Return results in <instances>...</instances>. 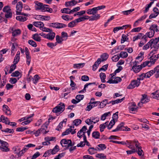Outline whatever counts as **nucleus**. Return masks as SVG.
<instances>
[{"instance_id":"obj_1","label":"nucleus","mask_w":159,"mask_h":159,"mask_svg":"<svg viewBox=\"0 0 159 159\" xmlns=\"http://www.w3.org/2000/svg\"><path fill=\"white\" fill-rule=\"evenodd\" d=\"M48 125L49 122L46 121L42 126L41 128L39 129L36 131L34 130L33 131H30V132L29 131L28 133L34 134L36 136H39L41 133L45 134L48 132V131H46V129Z\"/></svg>"},{"instance_id":"obj_2","label":"nucleus","mask_w":159,"mask_h":159,"mask_svg":"<svg viewBox=\"0 0 159 159\" xmlns=\"http://www.w3.org/2000/svg\"><path fill=\"white\" fill-rule=\"evenodd\" d=\"M60 143L62 147H65V149H68L70 147L74 146L75 143L72 142L70 139H63L60 142Z\"/></svg>"},{"instance_id":"obj_3","label":"nucleus","mask_w":159,"mask_h":159,"mask_svg":"<svg viewBox=\"0 0 159 159\" xmlns=\"http://www.w3.org/2000/svg\"><path fill=\"white\" fill-rule=\"evenodd\" d=\"M65 108V105L64 103L61 102L53 109L52 111L59 115L64 111Z\"/></svg>"},{"instance_id":"obj_4","label":"nucleus","mask_w":159,"mask_h":159,"mask_svg":"<svg viewBox=\"0 0 159 159\" xmlns=\"http://www.w3.org/2000/svg\"><path fill=\"white\" fill-rule=\"evenodd\" d=\"M159 41V37L156 38L154 39H151L149 41L151 46V48H154V50H152L154 52L157 51L159 48V44L158 43Z\"/></svg>"},{"instance_id":"obj_5","label":"nucleus","mask_w":159,"mask_h":159,"mask_svg":"<svg viewBox=\"0 0 159 159\" xmlns=\"http://www.w3.org/2000/svg\"><path fill=\"white\" fill-rule=\"evenodd\" d=\"M156 52L157 51L154 52L153 51H152L149 53V55L150 56V61L152 64H154L159 58V54L155 55Z\"/></svg>"},{"instance_id":"obj_6","label":"nucleus","mask_w":159,"mask_h":159,"mask_svg":"<svg viewBox=\"0 0 159 159\" xmlns=\"http://www.w3.org/2000/svg\"><path fill=\"white\" fill-rule=\"evenodd\" d=\"M48 26L56 29H61L67 27V25L62 23L58 22L50 23L48 24Z\"/></svg>"},{"instance_id":"obj_7","label":"nucleus","mask_w":159,"mask_h":159,"mask_svg":"<svg viewBox=\"0 0 159 159\" xmlns=\"http://www.w3.org/2000/svg\"><path fill=\"white\" fill-rule=\"evenodd\" d=\"M124 123L123 122H121L117 127L116 129L112 130V132H115L120 131H129L130 130L129 128L127 127L124 126Z\"/></svg>"},{"instance_id":"obj_8","label":"nucleus","mask_w":159,"mask_h":159,"mask_svg":"<svg viewBox=\"0 0 159 159\" xmlns=\"http://www.w3.org/2000/svg\"><path fill=\"white\" fill-rule=\"evenodd\" d=\"M140 84V82L137 79L132 81L130 84L127 87V88L129 89H133L135 87H138Z\"/></svg>"},{"instance_id":"obj_9","label":"nucleus","mask_w":159,"mask_h":159,"mask_svg":"<svg viewBox=\"0 0 159 159\" xmlns=\"http://www.w3.org/2000/svg\"><path fill=\"white\" fill-rule=\"evenodd\" d=\"M36 5L35 8L36 10H40L43 12V9H44L45 7L48 6V5L43 4V3L39 2L38 1L35 2Z\"/></svg>"},{"instance_id":"obj_10","label":"nucleus","mask_w":159,"mask_h":159,"mask_svg":"<svg viewBox=\"0 0 159 159\" xmlns=\"http://www.w3.org/2000/svg\"><path fill=\"white\" fill-rule=\"evenodd\" d=\"M23 7V4L21 2H19L16 5V15H19L21 14V11Z\"/></svg>"},{"instance_id":"obj_11","label":"nucleus","mask_w":159,"mask_h":159,"mask_svg":"<svg viewBox=\"0 0 159 159\" xmlns=\"http://www.w3.org/2000/svg\"><path fill=\"white\" fill-rule=\"evenodd\" d=\"M25 54L26 58V64L29 66L31 61V57L30 55V52L28 49L27 48H25Z\"/></svg>"},{"instance_id":"obj_12","label":"nucleus","mask_w":159,"mask_h":159,"mask_svg":"<svg viewBox=\"0 0 159 159\" xmlns=\"http://www.w3.org/2000/svg\"><path fill=\"white\" fill-rule=\"evenodd\" d=\"M2 110L3 112L7 115H11V111L8 107L4 104L2 106Z\"/></svg>"},{"instance_id":"obj_13","label":"nucleus","mask_w":159,"mask_h":159,"mask_svg":"<svg viewBox=\"0 0 159 159\" xmlns=\"http://www.w3.org/2000/svg\"><path fill=\"white\" fill-rule=\"evenodd\" d=\"M49 33L47 34V37L46 39L52 41L54 38L55 36V34L54 32H53L52 31L50 32H49Z\"/></svg>"},{"instance_id":"obj_14","label":"nucleus","mask_w":159,"mask_h":159,"mask_svg":"<svg viewBox=\"0 0 159 159\" xmlns=\"http://www.w3.org/2000/svg\"><path fill=\"white\" fill-rule=\"evenodd\" d=\"M142 68L141 65L138 66H133L132 67V69L135 73H137L140 71Z\"/></svg>"},{"instance_id":"obj_15","label":"nucleus","mask_w":159,"mask_h":159,"mask_svg":"<svg viewBox=\"0 0 159 159\" xmlns=\"http://www.w3.org/2000/svg\"><path fill=\"white\" fill-rule=\"evenodd\" d=\"M150 96L153 98L159 100V91L157 90L155 92L152 93Z\"/></svg>"},{"instance_id":"obj_16","label":"nucleus","mask_w":159,"mask_h":159,"mask_svg":"<svg viewBox=\"0 0 159 159\" xmlns=\"http://www.w3.org/2000/svg\"><path fill=\"white\" fill-rule=\"evenodd\" d=\"M152 71H153L154 74H155V76L156 78L159 77V65L155 67Z\"/></svg>"},{"instance_id":"obj_17","label":"nucleus","mask_w":159,"mask_h":159,"mask_svg":"<svg viewBox=\"0 0 159 159\" xmlns=\"http://www.w3.org/2000/svg\"><path fill=\"white\" fill-rule=\"evenodd\" d=\"M90 16V20H97L99 19L100 16L98 14H91Z\"/></svg>"},{"instance_id":"obj_18","label":"nucleus","mask_w":159,"mask_h":159,"mask_svg":"<svg viewBox=\"0 0 159 159\" xmlns=\"http://www.w3.org/2000/svg\"><path fill=\"white\" fill-rule=\"evenodd\" d=\"M36 18H39L40 20H48L50 19V17L49 16H46L40 15H37Z\"/></svg>"},{"instance_id":"obj_19","label":"nucleus","mask_w":159,"mask_h":159,"mask_svg":"<svg viewBox=\"0 0 159 159\" xmlns=\"http://www.w3.org/2000/svg\"><path fill=\"white\" fill-rule=\"evenodd\" d=\"M11 76L12 77H18V80H19L21 77L22 75L20 72L16 70L12 73Z\"/></svg>"},{"instance_id":"obj_20","label":"nucleus","mask_w":159,"mask_h":159,"mask_svg":"<svg viewBox=\"0 0 159 159\" xmlns=\"http://www.w3.org/2000/svg\"><path fill=\"white\" fill-rule=\"evenodd\" d=\"M126 142L129 143V144H131L132 145L134 144L136 148H138V147L139 146V145L140 144L138 141L136 139L130 141L129 142L126 141Z\"/></svg>"},{"instance_id":"obj_21","label":"nucleus","mask_w":159,"mask_h":159,"mask_svg":"<svg viewBox=\"0 0 159 159\" xmlns=\"http://www.w3.org/2000/svg\"><path fill=\"white\" fill-rule=\"evenodd\" d=\"M33 25L35 26L39 27L40 29V27L44 26V24L41 21H34L33 23Z\"/></svg>"},{"instance_id":"obj_22","label":"nucleus","mask_w":159,"mask_h":159,"mask_svg":"<svg viewBox=\"0 0 159 159\" xmlns=\"http://www.w3.org/2000/svg\"><path fill=\"white\" fill-rule=\"evenodd\" d=\"M149 30H154L156 32L159 31V30L158 28V26L156 24H152L150 27L149 28Z\"/></svg>"},{"instance_id":"obj_23","label":"nucleus","mask_w":159,"mask_h":159,"mask_svg":"<svg viewBox=\"0 0 159 159\" xmlns=\"http://www.w3.org/2000/svg\"><path fill=\"white\" fill-rule=\"evenodd\" d=\"M99 101L91 102L90 101V110L93 107L97 106L99 103Z\"/></svg>"},{"instance_id":"obj_24","label":"nucleus","mask_w":159,"mask_h":159,"mask_svg":"<svg viewBox=\"0 0 159 159\" xmlns=\"http://www.w3.org/2000/svg\"><path fill=\"white\" fill-rule=\"evenodd\" d=\"M137 149L136 150V152H137V153L139 156H143L144 154H143V150L142 149V147L141 146H138V148H136Z\"/></svg>"},{"instance_id":"obj_25","label":"nucleus","mask_w":159,"mask_h":159,"mask_svg":"<svg viewBox=\"0 0 159 159\" xmlns=\"http://www.w3.org/2000/svg\"><path fill=\"white\" fill-rule=\"evenodd\" d=\"M143 35V34L142 33H139L138 34V35H135L133 37V42L135 41L136 40H138V39H141L142 36Z\"/></svg>"},{"instance_id":"obj_26","label":"nucleus","mask_w":159,"mask_h":159,"mask_svg":"<svg viewBox=\"0 0 159 159\" xmlns=\"http://www.w3.org/2000/svg\"><path fill=\"white\" fill-rule=\"evenodd\" d=\"M61 12L63 13L70 14L72 13V11L68 8H64L61 10Z\"/></svg>"},{"instance_id":"obj_27","label":"nucleus","mask_w":159,"mask_h":159,"mask_svg":"<svg viewBox=\"0 0 159 159\" xmlns=\"http://www.w3.org/2000/svg\"><path fill=\"white\" fill-rule=\"evenodd\" d=\"M100 77L102 83L106 82L105 80L106 78V75L104 73L101 72L100 74Z\"/></svg>"},{"instance_id":"obj_28","label":"nucleus","mask_w":159,"mask_h":159,"mask_svg":"<svg viewBox=\"0 0 159 159\" xmlns=\"http://www.w3.org/2000/svg\"><path fill=\"white\" fill-rule=\"evenodd\" d=\"M21 33V31L20 29H17L13 30L12 32V35L14 37H15L20 34Z\"/></svg>"},{"instance_id":"obj_29","label":"nucleus","mask_w":159,"mask_h":159,"mask_svg":"<svg viewBox=\"0 0 159 159\" xmlns=\"http://www.w3.org/2000/svg\"><path fill=\"white\" fill-rule=\"evenodd\" d=\"M92 136L95 139H99L100 136V133L98 131H94L92 133Z\"/></svg>"},{"instance_id":"obj_30","label":"nucleus","mask_w":159,"mask_h":159,"mask_svg":"<svg viewBox=\"0 0 159 159\" xmlns=\"http://www.w3.org/2000/svg\"><path fill=\"white\" fill-rule=\"evenodd\" d=\"M108 100L107 99H105L103 100L101 102H100V108H103L107 104V101Z\"/></svg>"},{"instance_id":"obj_31","label":"nucleus","mask_w":159,"mask_h":159,"mask_svg":"<svg viewBox=\"0 0 159 159\" xmlns=\"http://www.w3.org/2000/svg\"><path fill=\"white\" fill-rule=\"evenodd\" d=\"M40 78L39 75H35L33 78V83L34 84H36L38 82L39 80L40 79Z\"/></svg>"},{"instance_id":"obj_32","label":"nucleus","mask_w":159,"mask_h":159,"mask_svg":"<svg viewBox=\"0 0 159 159\" xmlns=\"http://www.w3.org/2000/svg\"><path fill=\"white\" fill-rule=\"evenodd\" d=\"M1 121L2 120V122L5 123L6 124H7L9 122L8 118L5 117L3 115H2L1 116Z\"/></svg>"},{"instance_id":"obj_33","label":"nucleus","mask_w":159,"mask_h":159,"mask_svg":"<svg viewBox=\"0 0 159 159\" xmlns=\"http://www.w3.org/2000/svg\"><path fill=\"white\" fill-rule=\"evenodd\" d=\"M155 32L154 30H150L149 32H147L146 34L147 36L150 38H152L154 35Z\"/></svg>"},{"instance_id":"obj_34","label":"nucleus","mask_w":159,"mask_h":159,"mask_svg":"<svg viewBox=\"0 0 159 159\" xmlns=\"http://www.w3.org/2000/svg\"><path fill=\"white\" fill-rule=\"evenodd\" d=\"M59 150V146L57 145H56L52 149H51L52 154L53 155L55 154L56 152L58 151Z\"/></svg>"},{"instance_id":"obj_35","label":"nucleus","mask_w":159,"mask_h":159,"mask_svg":"<svg viewBox=\"0 0 159 159\" xmlns=\"http://www.w3.org/2000/svg\"><path fill=\"white\" fill-rule=\"evenodd\" d=\"M108 55L107 53H104L101 56V58L102 59V61H106L108 58Z\"/></svg>"},{"instance_id":"obj_36","label":"nucleus","mask_w":159,"mask_h":159,"mask_svg":"<svg viewBox=\"0 0 159 159\" xmlns=\"http://www.w3.org/2000/svg\"><path fill=\"white\" fill-rule=\"evenodd\" d=\"M33 38L34 40L38 42H40L41 41L40 37L38 34H34L33 35Z\"/></svg>"},{"instance_id":"obj_37","label":"nucleus","mask_w":159,"mask_h":159,"mask_svg":"<svg viewBox=\"0 0 159 159\" xmlns=\"http://www.w3.org/2000/svg\"><path fill=\"white\" fill-rule=\"evenodd\" d=\"M84 63H78L74 65L73 67L75 68L80 69L83 67L84 66Z\"/></svg>"},{"instance_id":"obj_38","label":"nucleus","mask_w":159,"mask_h":159,"mask_svg":"<svg viewBox=\"0 0 159 159\" xmlns=\"http://www.w3.org/2000/svg\"><path fill=\"white\" fill-rule=\"evenodd\" d=\"M16 19L17 20L20 21H24L26 20V18L25 17L18 16H17Z\"/></svg>"},{"instance_id":"obj_39","label":"nucleus","mask_w":159,"mask_h":159,"mask_svg":"<svg viewBox=\"0 0 159 159\" xmlns=\"http://www.w3.org/2000/svg\"><path fill=\"white\" fill-rule=\"evenodd\" d=\"M61 18L62 19L66 21L71 20L73 19V17L70 18L69 16L64 15H63L61 16Z\"/></svg>"},{"instance_id":"obj_40","label":"nucleus","mask_w":159,"mask_h":159,"mask_svg":"<svg viewBox=\"0 0 159 159\" xmlns=\"http://www.w3.org/2000/svg\"><path fill=\"white\" fill-rule=\"evenodd\" d=\"M40 30H42L43 31L47 32L52 31V30L44 27V26H43L40 27Z\"/></svg>"},{"instance_id":"obj_41","label":"nucleus","mask_w":159,"mask_h":159,"mask_svg":"<svg viewBox=\"0 0 159 159\" xmlns=\"http://www.w3.org/2000/svg\"><path fill=\"white\" fill-rule=\"evenodd\" d=\"M128 39V38H127V36H126L124 34H122L121 39V43H123L125 41H127Z\"/></svg>"},{"instance_id":"obj_42","label":"nucleus","mask_w":159,"mask_h":159,"mask_svg":"<svg viewBox=\"0 0 159 159\" xmlns=\"http://www.w3.org/2000/svg\"><path fill=\"white\" fill-rule=\"evenodd\" d=\"M128 56V53L125 52H121L120 53V57H121L122 58H126Z\"/></svg>"},{"instance_id":"obj_43","label":"nucleus","mask_w":159,"mask_h":159,"mask_svg":"<svg viewBox=\"0 0 159 159\" xmlns=\"http://www.w3.org/2000/svg\"><path fill=\"white\" fill-rule=\"evenodd\" d=\"M125 99V98L124 97L121 99H116L115 100H113V102H112V103H113V105L117 104L121 102L122 101H123Z\"/></svg>"},{"instance_id":"obj_44","label":"nucleus","mask_w":159,"mask_h":159,"mask_svg":"<svg viewBox=\"0 0 159 159\" xmlns=\"http://www.w3.org/2000/svg\"><path fill=\"white\" fill-rule=\"evenodd\" d=\"M98 146L100 148V149L98 147L97 148V149L99 150H103L107 148L105 144H99L98 145Z\"/></svg>"},{"instance_id":"obj_45","label":"nucleus","mask_w":159,"mask_h":159,"mask_svg":"<svg viewBox=\"0 0 159 159\" xmlns=\"http://www.w3.org/2000/svg\"><path fill=\"white\" fill-rule=\"evenodd\" d=\"M81 120L80 119H75L73 121V124L74 125L77 126L81 123Z\"/></svg>"},{"instance_id":"obj_46","label":"nucleus","mask_w":159,"mask_h":159,"mask_svg":"<svg viewBox=\"0 0 159 159\" xmlns=\"http://www.w3.org/2000/svg\"><path fill=\"white\" fill-rule=\"evenodd\" d=\"M84 97V96L83 95L78 94L76 96L75 99L80 102L81 100H82Z\"/></svg>"},{"instance_id":"obj_47","label":"nucleus","mask_w":159,"mask_h":159,"mask_svg":"<svg viewBox=\"0 0 159 159\" xmlns=\"http://www.w3.org/2000/svg\"><path fill=\"white\" fill-rule=\"evenodd\" d=\"M115 121H114L113 120H111L109 125L107 126V128L108 129H111L115 125Z\"/></svg>"},{"instance_id":"obj_48","label":"nucleus","mask_w":159,"mask_h":159,"mask_svg":"<svg viewBox=\"0 0 159 159\" xmlns=\"http://www.w3.org/2000/svg\"><path fill=\"white\" fill-rule=\"evenodd\" d=\"M56 43H61L63 41V39L60 36L57 35L56 37Z\"/></svg>"},{"instance_id":"obj_49","label":"nucleus","mask_w":159,"mask_h":159,"mask_svg":"<svg viewBox=\"0 0 159 159\" xmlns=\"http://www.w3.org/2000/svg\"><path fill=\"white\" fill-rule=\"evenodd\" d=\"M96 157L100 159H106V157L104 154L99 153L97 154Z\"/></svg>"},{"instance_id":"obj_50","label":"nucleus","mask_w":159,"mask_h":159,"mask_svg":"<svg viewBox=\"0 0 159 159\" xmlns=\"http://www.w3.org/2000/svg\"><path fill=\"white\" fill-rule=\"evenodd\" d=\"M52 11V9L51 8H49L48 5L47 6L45 7L43 10V12L48 11L50 13H51Z\"/></svg>"},{"instance_id":"obj_51","label":"nucleus","mask_w":159,"mask_h":159,"mask_svg":"<svg viewBox=\"0 0 159 159\" xmlns=\"http://www.w3.org/2000/svg\"><path fill=\"white\" fill-rule=\"evenodd\" d=\"M125 47V45H120L115 47L114 49L115 51L118 50H121L123 49Z\"/></svg>"},{"instance_id":"obj_52","label":"nucleus","mask_w":159,"mask_h":159,"mask_svg":"<svg viewBox=\"0 0 159 159\" xmlns=\"http://www.w3.org/2000/svg\"><path fill=\"white\" fill-rule=\"evenodd\" d=\"M91 118H90V125L92 124V123H93L95 124L98 121L99 119L98 118L96 117V118H94L93 117L91 119Z\"/></svg>"},{"instance_id":"obj_53","label":"nucleus","mask_w":159,"mask_h":159,"mask_svg":"<svg viewBox=\"0 0 159 159\" xmlns=\"http://www.w3.org/2000/svg\"><path fill=\"white\" fill-rule=\"evenodd\" d=\"M1 131L2 132L9 133H13L14 132L13 129H9V128H7L5 129H2Z\"/></svg>"},{"instance_id":"obj_54","label":"nucleus","mask_w":159,"mask_h":159,"mask_svg":"<svg viewBox=\"0 0 159 159\" xmlns=\"http://www.w3.org/2000/svg\"><path fill=\"white\" fill-rule=\"evenodd\" d=\"M154 74L153 71L152 70L148 71L145 74V76L147 78H149L150 77Z\"/></svg>"},{"instance_id":"obj_55","label":"nucleus","mask_w":159,"mask_h":159,"mask_svg":"<svg viewBox=\"0 0 159 159\" xmlns=\"http://www.w3.org/2000/svg\"><path fill=\"white\" fill-rule=\"evenodd\" d=\"M16 65L14 64L12 65L10 67V69L9 71V73H11L16 68Z\"/></svg>"},{"instance_id":"obj_56","label":"nucleus","mask_w":159,"mask_h":159,"mask_svg":"<svg viewBox=\"0 0 159 159\" xmlns=\"http://www.w3.org/2000/svg\"><path fill=\"white\" fill-rule=\"evenodd\" d=\"M108 64H107L105 65H104L102 66V67L99 69V71L100 72L102 70H103L104 71H105L108 68Z\"/></svg>"},{"instance_id":"obj_57","label":"nucleus","mask_w":159,"mask_h":159,"mask_svg":"<svg viewBox=\"0 0 159 159\" xmlns=\"http://www.w3.org/2000/svg\"><path fill=\"white\" fill-rule=\"evenodd\" d=\"M0 143L1 144L0 146L2 147H8V144L6 141L0 139Z\"/></svg>"},{"instance_id":"obj_58","label":"nucleus","mask_w":159,"mask_h":159,"mask_svg":"<svg viewBox=\"0 0 159 159\" xmlns=\"http://www.w3.org/2000/svg\"><path fill=\"white\" fill-rule=\"evenodd\" d=\"M28 43L29 44L31 45L32 46L35 47L37 46V45L35 42L33 40H29Z\"/></svg>"},{"instance_id":"obj_59","label":"nucleus","mask_w":159,"mask_h":159,"mask_svg":"<svg viewBox=\"0 0 159 159\" xmlns=\"http://www.w3.org/2000/svg\"><path fill=\"white\" fill-rule=\"evenodd\" d=\"M76 24L75 20H73L69 23L68 25V26L69 27L73 28L75 26Z\"/></svg>"},{"instance_id":"obj_60","label":"nucleus","mask_w":159,"mask_h":159,"mask_svg":"<svg viewBox=\"0 0 159 159\" xmlns=\"http://www.w3.org/2000/svg\"><path fill=\"white\" fill-rule=\"evenodd\" d=\"M118 111L114 113L113 115L112 120H113L114 121L115 120H117L118 118Z\"/></svg>"},{"instance_id":"obj_61","label":"nucleus","mask_w":159,"mask_h":159,"mask_svg":"<svg viewBox=\"0 0 159 159\" xmlns=\"http://www.w3.org/2000/svg\"><path fill=\"white\" fill-rule=\"evenodd\" d=\"M120 58V57L118 56L117 55H116L112 57L111 59L113 61L116 62L118 61Z\"/></svg>"},{"instance_id":"obj_62","label":"nucleus","mask_w":159,"mask_h":159,"mask_svg":"<svg viewBox=\"0 0 159 159\" xmlns=\"http://www.w3.org/2000/svg\"><path fill=\"white\" fill-rule=\"evenodd\" d=\"M51 154H52V152L51 151V149H50L48 151H46L45 152L44 154L43 155V157H48Z\"/></svg>"},{"instance_id":"obj_63","label":"nucleus","mask_w":159,"mask_h":159,"mask_svg":"<svg viewBox=\"0 0 159 159\" xmlns=\"http://www.w3.org/2000/svg\"><path fill=\"white\" fill-rule=\"evenodd\" d=\"M8 147L0 146V149L3 152H7L9 151V149Z\"/></svg>"},{"instance_id":"obj_64","label":"nucleus","mask_w":159,"mask_h":159,"mask_svg":"<svg viewBox=\"0 0 159 159\" xmlns=\"http://www.w3.org/2000/svg\"><path fill=\"white\" fill-rule=\"evenodd\" d=\"M12 13L11 11L6 12L5 16L7 18H10L11 17Z\"/></svg>"}]
</instances>
